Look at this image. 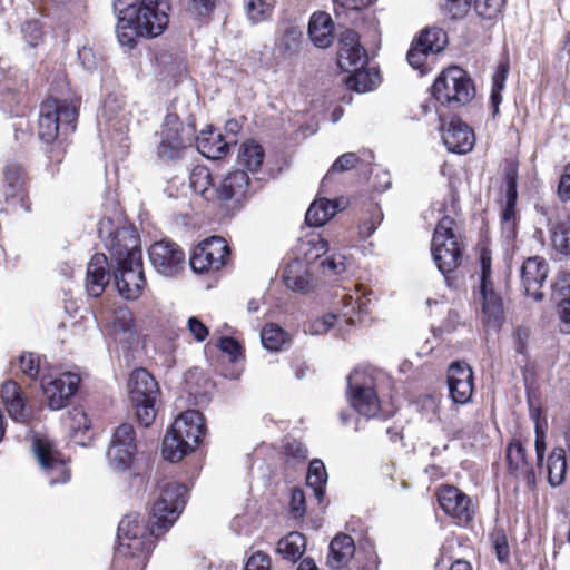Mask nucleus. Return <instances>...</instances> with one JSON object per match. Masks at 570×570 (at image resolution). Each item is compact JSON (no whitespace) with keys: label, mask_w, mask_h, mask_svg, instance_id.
Instances as JSON below:
<instances>
[{"label":"nucleus","mask_w":570,"mask_h":570,"mask_svg":"<svg viewBox=\"0 0 570 570\" xmlns=\"http://www.w3.org/2000/svg\"><path fill=\"white\" fill-rule=\"evenodd\" d=\"M195 144L204 157L213 160L227 156L230 146L225 136L210 125L200 130L199 135L196 134Z\"/></svg>","instance_id":"nucleus-28"},{"label":"nucleus","mask_w":570,"mask_h":570,"mask_svg":"<svg viewBox=\"0 0 570 570\" xmlns=\"http://www.w3.org/2000/svg\"><path fill=\"white\" fill-rule=\"evenodd\" d=\"M33 449L38 461L46 470L51 484L66 483L70 479V469L62 453L52 441L46 438H36Z\"/></svg>","instance_id":"nucleus-21"},{"label":"nucleus","mask_w":570,"mask_h":570,"mask_svg":"<svg viewBox=\"0 0 570 570\" xmlns=\"http://www.w3.org/2000/svg\"><path fill=\"white\" fill-rule=\"evenodd\" d=\"M244 570H271V557L263 551H256L247 559Z\"/></svg>","instance_id":"nucleus-63"},{"label":"nucleus","mask_w":570,"mask_h":570,"mask_svg":"<svg viewBox=\"0 0 570 570\" xmlns=\"http://www.w3.org/2000/svg\"><path fill=\"white\" fill-rule=\"evenodd\" d=\"M0 183L21 184L29 186L28 171L18 161H8L2 169V180Z\"/></svg>","instance_id":"nucleus-52"},{"label":"nucleus","mask_w":570,"mask_h":570,"mask_svg":"<svg viewBox=\"0 0 570 570\" xmlns=\"http://www.w3.org/2000/svg\"><path fill=\"white\" fill-rule=\"evenodd\" d=\"M361 161L355 153H345L336 158L330 168V173L346 171L354 168Z\"/></svg>","instance_id":"nucleus-62"},{"label":"nucleus","mask_w":570,"mask_h":570,"mask_svg":"<svg viewBox=\"0 0 570 570\" xmlns=\"http://www.w3.org/2000/svg\"><path fill=\"white\" fill-rule=\"evenodd\" d=\"M282 449V454L286 459H293L295 461L303 462L307 458L308 450L306 445L298 440L293 439L291 441H286Z\"/></svg>","instance_id":"nucleus-59"},{"label":"nucleus","mask_w":570,"mask_h":570,"mask_svg":"<svg viewBox=\"0 0 570 570\" xmlns=\"http://www.w3.org/2000/svg\"><path fill=\"white\" fill-rule=\"evenodd\" d=\"M383 212L379 204L370 202L358 223V235L362 239L368 238L381 225Z\"/></svg>","instance_id":"nucleus-45"},{"label":"nucleus","mask_w":570,"mask_h":570,"mask_svg":"<svg viewBox=\"0 0 570 570\" xmlns=\"http://www.w3.org/2000/svg\"><path fill=\"white\" fill-rule=\"evenodd\" d=\"M23 39L31 46L36 47L42 40V23L37 19L27 20L21 26Z\"/></svg>","instance_id":"nucleus-56"},{"label":"nucleus","mask_w":570,"mask_h":570,"mask_svg":"<svg viewBox=\"0 0 570 570\" xmlns=\"http://www.w3.org/2000/svg\"><path fill=\"white\" fill-rule=\"evenodd\" d=\"M337 65L344 72L368 65L365 48L360 42V36L352 29L341 33L337 49Z\"/></svg>","instance_id":"nucleus-27"},{"label":"nucleus","mask_w":570,"mask_h":570,"mask_svg":"<svg viewBox=\"0 0 570 570\" xmlns=\"http://www.w3.org/2000/svg\"><path fill=\"white\" fill-rule=\"evenodd\" d=\"M0 205H8L12 208H21L26 212H30L31 200L29 197V186L0 183Z\"/></svg>","instance_id":"nucleus-36"},{"label":"nucleus","mask_w":570,"mask_h":570,"mask_svg":"<svg viewBox=\"0 0 570 570\" xmlns=\"http://www.w3.org/2000/svg\"><path fill=\"white\" fill-rule=\"evenodd\" d=\"M245 9L253 22L265 20L273 11V7L266 0H245Z\"/></svg>","instance_id":"nucleus-54"},{"label":"nucleus","mask_w":570,"mask_h":570,"mask_svg":"<svg viewBox=\"0 0 570 570\" xmlns=\"http://www.w3.org/2000/svg\"><path fill=\"white\" fill-rule=\"evenodd\" d=\"M530 327L519 325L513 331L514 348L518 354L525 355L528 351V343L530 340Z\"/></svg>","instance_id":"nucleus-61"},{"label":"nucleus","mask_w":570,"mask_h":570,"mask_svg":"<svg viewBox=\"0 0 570 570\" xmlns=\"http://www.w3.org/2000/svg\"><path fill=\"white\" fill-rule=\"evenodd\" d=\"M551 238L560 253L570 254V213L554 225Z\"/></svg>","instance_id":"nucleus-49"},{"label":"nucleus","mask_w":570,"mask_h":570,"mask_svg":"<svg viewBox=\"0 0 570 570\" xmlns=\"http://www.w3.org/2000/svg\"><path fill=\"white\" fill-rule=\"evenodd\" d=\"M344 198H317L308 207L305 222L308 226L321 227L345 207Z\"/></svg>","instance_id":"nucleus-33"},{"label":"nucleus","mask_w":570,"mask_h":570,"mask_svg":"<svg viewBox=\"0 0 570 570\" xmlns=\"http://www.w3.org/2000/svg\"><path fill=\"white\" fill-rule=\"evenodd\" d=\"M195 121L184 122L176 112L166 114L157 132V158L165 164H175L184 159L186 151L195 144Z\"/></svg>","instance_id":"nucleus-5"},{"label":"nucleus","mask_w":570,"mask_h":570,"mask_svg":"<svg viewBox=\"0 0 570 570\" xmlns=\"http://www.w3.org/2000/svg\"><path fill=\"white\" fill-rule=\"evenodd\" d=\"M518 177V163L511 159L507 160L503 175L504 194L498 199L501 233L507 240H514L517 238L520 225V215L517 209Z\"/></svg>","instance_id":"nucleus-13"},{"label":"nucleus","mask_w":570,"mask_h":570,"mask_svg":"<svg viewBox=\"0 0 570 570\" xmlns=\"http://www.w3.org/2000/svg\"><path fill=\"white\" fill-rule=\"evenodd\" d=\"M492 547L500 562H505L510 556L508 538L503 529H494L490 534Z\"/></svg>","instance_id":"nucleus-55"},{"label":"nucleus","mask_w":570,"mask_h":570,"mask_svg":"<svg viewBox=\"0 0 570 570\" xmlns=\"http://www.w3.org/2000/svg\"><path fill=\"white\" fill-rule=\"evenodd\" d=\"M478 263L480 267V287L494 285L492 281V253L485 243L478 244Z\"/></svg>","instance_id":"nucleus-48"},{"label":"nucleus","mask_w":570,"mask_h":570,"mask_svg":"<svg viewBox=\"0 0 570 570\" xmlns=\"http://www.w3.org/2000/svg\"><path fill=\"white\" fill-rule=\"evenodd\" d=\"M81 98L69 88L57 91L51 88L39 106L38 138L48 145L47 157L53 165L62 163L66 155V137L77 128Z\"/></svg>","instance_id":"nucleus-1"},{"label":"nucleus","mask_w":570,"mask_h":570,"mask_svg":"<svg viewBox=\"0 0 570 570\" xmlns=\"http://www.w3.org/2000/svg\"><path fill=\"white\" fill-rule=\"evenodd\" d=\"M548 273L549 264L543 257L531 256L524 259L520 267V287L523 294L534 301H541Z\"/></svg>","instance_id":"nucleus-24"},{"label":"nucleus","mask_w":570,"mask_h":570,"mask_svg":"<svg viewBox=\"0 0 570 570\" xmlns=\"http://www.w3.org/2000/svg\"><path fill=\"white\" fill-rule=\"evenodd\" d=\"M558 195L562 202L570 200V163H568L562 170L558 184Z\"/></svg>","instance_id":"nucleus-64"},{"label":"nucleus","mask_w":570,"mask_h":570,"mask_svg":"<svg viewBox=\"0 0 570 570\" xmlns=\"http://www.w3.org/2000/svg\"><path fill=\"white\" fill-rule=\"evenodd\" d=\"M340 304L341 307L337 313H328L315 321L316 333H326L342 322L346 325H353L361 321L362 315L368 313V302L362 299L357 288L353 293L343 294Z\"/></svg>","instance_id":"nucleus-15"},{"label":"nucleus","mask_w":570,"mask_h":570,"mask_svg":"<svg viewBox=\"0 0 570 570\" xmlns=\"http://www.w3.org/2000/svg\"><path fill=\"white\" fill-rule=\"evenodd\" d=\"M138 450L135 428L129 423L117 426L108 449Z\"/></svg>","instance_id":"nucleus-47"},{"label":"nucleus","mask_w":570,"mask_h":570,"mask_svg":"<svg viewBox=\"0 0 570 570\" xmlns=\"http://www.w3.org/2000/svg\"><path fill=\"white\" fill-rule=\"evenodd\" d=\"M255 193L247 171L236 169L227 173L216 186L214 202L233 216L244 208Z\"/></svg>","instance_id":"nucleus-12"},{"label":"nucleus","mask_w":570,"mask_h":570,"mask_svg":"<svg viewBox=\"0 0 570 570\" xmlns=\"http://www.w3.org/2000/svg\"><path fill=\"white\" fill-rule=\"evenodd\" d=\"M22 373L31 380H37L40 374V356L35 353H23L19 357Z\"/></svg>","instance_id":"nucleus-57"},{"label":"nucleus","mask_w":570,"mask_h":570,"mask_svg":"<svg viewBox=\"0 0 570 570\" xmlns=\"http://www.w3.org/2000/svg\"><path fill=\"white\" fill-rule=\"evenodd\" d=\"M118 294L126 301H136L144 294L147 279L144 273L142 257L135 262L111 266Z\"/></svg>","instance_id":"nucleus-18"},{"label":"nucleus","mask_w":570,"mask_h":570,"mask_svg":"<svg viewBox=\"0 0 570 570\" xmlns=\"http://www.w3.org/2000/svg\"><path fill=\"white\" fill-rule=\"evenodd\" d=\"M206 434L205 417L198 410H187L179 414L163 441V456L178 462L194 452Z\"/></svg>","instance_id":"nucleus-4"},{"label":"nucleus","mask_w":570,"mask_h":570,"mask_svg":"<svg viewBox=\"0 0 570 570\" xmlns=\"http://www.w3.org/2000/svg\"><path fill=\"white\" fill-rule=\"evenodd\" d=\"M230 261V247L222 236H210L199 242L191 250L189 265L197 274L220 271Z\"/></svg>","instance_id":"nucleus-14"},{"label":"nucleus","mask_w":570,"mask_h":570,"mask_svg":"<svg viewBox=\"0 0 570 570\" xmlns=\"http://www.w3.org/2000/svg\"><path fill=\"white\" fill-rule=\"evenodd\" d=\"M72 438L85 436L91 429V421L81 406L72 407L65 420Z\"/></svg>","instance_id":"nucleus-46"},{"label":"nucleus","mask_w":570,"mask_h":570,"mask_svg":"<svg viewBox=\"0 0 570 570\" xmlns=\"http://www.w3.org/2000/svg\"><path fill=\"white\" fill-rule=\"evenodd\" d=\"M482 297L481 320L487 327L499 330L504 322V307L501 295L494 285L480 287Z\"/></svg>","instance_id":"nucleus-30"},{"label":"nucleus","mask_w":570,"mask_h":570,"mask_svg":"<svg viewBox=\"0 0 570 570\" xmlns=\"http://www.w3.org/2000/svg\"><path fill=\"white\" fill-rule=\"evenodd\" d=\"M305 45L303 29L287 21L279 28L275 47L284 59L297 57Z\"/></svg>","instance_id":"nucleus-31"},{"label":"nucleus","mask_w":570,"mask_h":570,"mask_svg":"<svg viewBox=\"0 0 570 570\" xmlns=\"http://www.w3.org/2000/svg\"><path fill=\"white\" fill-rule=\"evenodd\" d=\"M0 397L11 417L24 421L29 417L27 409L28 397L14 380H7L0 389Z\"/></svg>","instance_id":"nucleus-29"},{"label":"nucleus","mask_w":570,"mask_h":570,"mask_svg":"<svg viewBox=\"0 0 570 570\" xmlns=\"http://www.w3.org/2000/svg\"><path fill=\"white\" fill-rule=\"evenodd\" d=\"M134 521L125 520L117 530L118 547L111 570H144L150 557L148 539L136 538L132 531H142Z\"/></svg>","instance_id":"nucleus-10"},{"label":"nucleus","mask_w":570,"mask_h":570,"mask_svg":"<svg viewBox=\"0 0 570 570\" xmlns=\"http://www.w3.org/2000/svg\"><path fill=\"white\" fill-rule=\"evenodd\" d=\"M442 511L458 525H468L474 519V507L471 498L459 488L443 484L436 492Z\"/></svg>","instance_id":"nucleus-17"},{"label":"nucleus","mask_w":570,"mask_h":570,"mask_svg":"<svg viewBox=\"0 0 570 570\" xmlns=\"http://www.w3.org/2000/svg\"><path fill=\"white\" fill-rule=\"evenodd\" d=\"M98 234L109 253L111 266L142 257L140 236L134 225L116 226L112 218L104 217L99 222Z\"/></svg>","instance_id":"nucleus-7"},{"label":"nucleus","mask_w":570,"mask_h":570,"mask_svg":"<svg viewBox=\"0 0 570 570\" xmlns=\"http://www.w3.org/2000/svg\"><path fill=\"white\" fill-rule=\"evenodd\" d=\"M222 352L229 355L233 362H236L239 357H244V347L238 341L230 336H224L219 340L218 344Z\"/></svg>","instance_id":"nucleus-60"},{"label":"nucleus","mask_w":570,"mask_h":570,"mask_svg":"<svg viewBox=\"0 0 570 570\" xmlns=\"http://www.w3.org/2000/svg\"><path fill=\"white\" fill-rule=\"evenodd\" d=\"M265 158V150L261 144L249 139L242 144L238 153V163L247 170H261Z\"/></svg>","instance_id":"nucleus-42"},{"label":"nucleus","mask_w":570,"mask_h":570,"mask_svg":"<svg viewBox=\"0 0 570 570\" xmlns=\"http://www.w3.org/2000/svg\"><path fill=\"white\" fill-rule=\"evenodd\" d=\"M534 431H535V441H534V448H535V455H537V463L538 466L542 470L543 469V458L547 450V428L548 423L546 420L540 419V413L537 412L534 415Z\"/></svg>","instance_id":"nucleus-51"},{"label":"nucleus","mask_w":570,"mask_h":570,"mask_svg":"<svg viewBox=\"0 0 570 570\" xmlns=\"http://www.w3.org/2000/svg\"><path fill=\"white\" fill-rule=\"evenodd\" d=\"M311 41L318 48H327L334 39V22L324 11L314 12L308 23Z\"/></svg>","instance_id":"nucleus-34"},{"label":"nucleus","mask_w":570,"mask_h":570,"mask_svg":"<svg viewBox=\"0 0 570 570\" xmlns=\"http://www.w3.org/2000/svg\"><path fill=\"white\" fill-rule=\"evenodd\" d=\"M510 71V62L508 59L501 60L493 75H492V88L490 94V104L493 109L492 115L495 117L499 114V107L502 102V91L505 87V81Z\"/></svg>","instance_id":"nucleus-43"},{"label":"nucleus","mask_w":570,"mask_h":570,"mask_svg":"<svg viewBox=\"0 0 570 570\" xmlns=\"http://www.w3.org/2000/svg\"><path fill=\"white\" fill-rule=\"evenodd\" d=\"M306 550V537L298 532L292 531L285 537L281 538L277 542L276 551L283 559L296 562L298 561Z\"/></svg>","instance_id":"nucleus-37"},{"label":"nucleus","mask_w":570,"mask_h":570,"mask_svg":"<svg viewBox=\"0 0 570 570\" xmlns=\"http://www.w3.org/2000/svg\"><path fill=\"white\" fill-rule=\"evenodd\" d=\"M81 377L72 372L58 375L43 374L40 379L43 395L51 410H60L69 404L71 397L78 392Z\"/></svg>","instance_id":"nucleus-16"},{"label":"nucleus","mask_w":570,"mask_h":570,"mask_svg":"<svg viewBox=\"0 0 570 570\" xmlns=\"http://www.w3.org/2000/svg\"><path fill=\"white\" fill-rule=\"evenodd\" d=\"M187 488L176 481H164L159 484V494L155 500L149 519L146 521L139 515L127 514L125 520L134 521L144 531H132L136 538L148 539L150 553L155 548L156 540L163 535L178 519L186 504Z\"/></svg>","instance_id":"nucleus-3"},{"label":"nucleus","mask_w":570,"mask_h":570,"mask_svg":"<svg viewBox=\"0 0 570 570\" xmlns=\"http://www.w3.org/2000/svg\"><path fill=\"white\" fill-rule=\"evenodd\" d=\"M107 265L108 258L102 253H96L88 264L86 287L88 294L92 297H99L109 283Z\"/></svg>","instance_id":"nucleus-32"},{"label":"nucleus","mask_w":570,"mask_h":570,"mask_svg":"<svg viewBox=\"0 0 570 570\" xmlns=\"http://www.w3.org/2000/svg\"><path fill=\"white\" fill-rule=\"evenodd\" d=\"M289 513L294 519H303L306 514L305 493L301 488H293L289 498Z\"/></svg>","instance_id":"nucleus-58"},{"label":"nucleus","mask_w":570,"mask_h":570,"mask_svg":"<svg viewBox=\"0 0 570 570\" xmlns=\"http://www.w3.org/2000/svg\"><path fill=\"white\" fill-rule=\"evenodd\" d=\"M455 219L444 215L436 224L431 252L439 271L446 275L458 268L462 261V245L454 233Z\"/></svg>","instance_id":"nucleus-11"},{"label":"nucleus","mask_w":570,"mask_h":570,"mask_svg":"<svg viewBox=\"0 0 570 570\" xmlns=\"http://www.w3.org/2000/svg\"><path fill=\"white\" fill-rule=\"evenodd\" d=\"M261 341L266 350L277 352L289 342V335L278 324L267 323L262 328Z\"/></svg>","instance_id":"nucleus-44"},{"label":"nucleus","mask_w":570,"mask_h":570,"mask_svg":"<svg viewBox=\"0 0 570 570\" xmlns=\"http://www.w3.org/2000/svg\"><path fill=\"white\" fill-rule=\"evenodd\" d=\"M441 121L442 140L448 149L455 154H466L475 145V135L473 129L462 121L459 117H452L445 121L439 115Z\"/></svg>","instance_id":"nucleus-25"},{"label":"nucleus","mask_w":570,"mask_h":570,"mask_svg":"<svg viewBox=\"0 0 570 570\" xmlns=\"http://www.w3.org/2000/svg\"><path fill=\"white\" fill-rule=\"evenodd\" d=\"M327 472L321 459H313L306 473V485L313 490L318 504H323L326 494Z\"/></svg>","instance_id":"nucleus-39"},{"label":"nucleus","mask_w":570,"mask_h":570,"mask_svg":"<svg viewBox=\"0 0 570 570\" xmlns=\"http://www.w3.org/2000/svg\"><path fill=\"white\" fill-rule=\"evenodd\" d=\"M355 553L353 538L346 533H340L330 543L327 564L333 569H341L348 564Z\"/></svg>","instance_id":"nucleus-35"},{"label":"nucleus","mask_w":570,"mask_h":570,"mask_svg":"<svg viewBox=\"0 0 570 570\" xmlns=\"http://www.w3.org/2000/svg\"><path fill=\"white\" fill-rule=\"evenodd\" d=\"M348 72L350 76L346 78L345 83L347 88L357 92L373 90L381 80L380 72L374 68H368L367 66L356 68Z\"/></svg>","instance_id":"nucleus-40"},{"label":"nucleus","mask_w":570,"mask_h":570,"mask_svg":"<svg viewBox=\"0 0 570 570\" xmlns=\"http://www.w3.org/2000/svg\"><path fill=\"white\" fill-rule=\"evenodd\" d=\"M166 0H114L117 14V38L121 46L134 48L137 38H155L169 22Z\"/></svg>","instance_id":"nucleus-2"},{"label":"nucleus","mask_w":570,"mask_h":570,"mask_svg":"<svg viewBox=\"0 0 570 570\" xmlns=\"http://www.w3.org/2000/svg\"><path fill=\"white\" fill-rule=\"evenodd\" d=\"M448 43L446 32L438 27L425 28L416 36L406 53L407 62L417 70H423L430 53L442 51Z\"/></svg>","instance_id":"nucleus-19"},{"label":"nucleus","mask_w":570,"mask_h":570,"mask_svg":"<svg viewBox=\"0 0 570 570\" xmlns=\"http://www.w3.org/2000/svg\"><path fill=\"white\" fill-rule=\"evenodd\" d=\"M376 386L374 370L356 367L347 376V401L351 407L362 416L386 420L393 415V412L382 409Z\"/></svg>","instance_id":"nucleus-6"},{"label":"nucleus","mask_w":570,"mask_h":570,"mask_svg":"<svg viewBox=\"0 0 570 570\" xmlns=\"http://www.w3.org/2000/svg\"><path fill=\"white\" fill-rule=\"evenodd\" d=\"M189 184L194 193L214 202L217 185L214 184L212 173L206 166L197 165L191 169Z\"/></svg>","instance_id":"nucleus-41"},{"label":"nucleus","mask_w":570,"mask_h":570,"mask_svg":"<svg viewBox=\"0 0 570 570\" xmlns=\"http://www.w3.org/2000/svg\"><path fill=\"white\" fill-rule=\"evenodd\" d=\"M473 4L478 16L491 20L501 13L505 0H474Z\"/></svg>","instance_id":"nucleus-53"},{"label":"nucleus","mask_w":570,"mask_h":570,"mask_svg":"<svg viewBox=\"0 0 570 570\" xmlns=\"http://www.w3.org/2000/svg\"><path fill=\"white\" fill-rule=\"evenodd\" d=\"M472 8V0H441V12L450 20L463 19Z\"/></svg>","instance_id":"nucleus-50"},{"label":"nucleus","mask_w":570,"mask_h":570,"mask_svg":"<svg viewBox=\"0 0 570 570\" xmlns=\"http://www.w3.org/2000/svg\"><path fill=\"white\" fill-rule=\"evenodd\" d=\"M107 459L115 471L128 473L131 479H139L140 482L153 469L150 455L138 450L108 449Z\"/></svg>","instance_id":"nucleus-22"},{"label":"nucleus","mask_w":570,"mask_h":570,"mask_svg":"<svg viewBox=\"0 0 570 570\" xmlns=\"http://www.w3.org/2000/svg\"><path fill=\"white\" fill-rule=\"evenodd\" d=\"M448 387L453 403L468 404L474 392V375L465 362H453L448 368Z\"/></svg>","instance_id":"nucleus-26"},{"label":"nucleus","mask_w":570,"mask_h":570,"mask_svg":"<svg viewBox=\"0 0 570 570\" xmlns=\"http://www.w3.org/2000/svg\"><path fill=\"white\" fill-rule=\"evenodd\" d=\"M148 255L154 268L165 276L178 274L186 263L184 249L169 239L155 242L149 247Z\"/></svg>","instance_id":"nucleus-23"},{"label":"nucleus","mask_w":570,"mask_h":570,"mask_svg":"<svg viewBox=\"0 0 570 570\" xmlns=\"http://www.w3.org/2000/svg\"><path fill=\"white\" fill-rule=\"evenodd\" d=\"M431 94L441 106L456 110L468 106L475 98L476 89L468 71L452 66L436 77Z\"/></svg>","instance_id":"nucleus-8"},{"label":"nucleus","mask_w":570,"mask_h":570,"mask_svg":"<svg viewBox=\"0 0 570 570\" xmlns=\"http://www.w3.org/2000/svg\"><path fill=\"white\" fill-rule=\"evenodd\" d=\"M508 473L525 482L528 489L533 491L537 485L534 464L527 451V441L512 438L505 448Z\"/></svg>","instance_id":"nucleus-20"},{"label":"nucleus","mask_w":570,"mask_h":570,"mask_svg":"<svg viewBox=\"0 0 570 570\" xmlns=\"http://www.w3.org/2000/svg\"><path fill=\"white\" fill-rule=\"evenodd\" d=\"M128 394L131 407L141 426H150L157 415L160 387L154 375L145 367L135 368L128 380Z\"/></svg>","instance_id":"nucleus-9"},{"label":"nucleus","mask_w":570,"mask_h":570,"mask_svg":"<svg viewBox=\"0 0 570 570\" xmlns=\"http://www.w3.org/2000/svg\"><path fill=\"white\" fill-rule=\"evenodd\" d=\"M548 482L551 487H558L564 482L567 475V456L563 448H554L548 455L546 465Z\"/></svg>","instance_id":"nucleus-38"}]
</instances>
